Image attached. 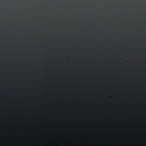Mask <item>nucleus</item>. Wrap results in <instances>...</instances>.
<instances>
[{
  "label": "nucleus",
  "instance_id": "1",
  "mask_svg": "<svg viewBox=\"0 0 146 146\" xmlns=\"http://www.w3.org/2000/svg\"><path fill=\"white\" fill-rule=\"evenodd\" d=\"M61 137L63 139H66L68 137V134L66 132H64L61 134Z\"/></svg>",
  "mask_w": 146,
  "mask_h": 146
},
{
  "label": "nucleus",
  "instance_id": "2",
  "mask_svg": "<svg viewBox=\"0 0 146 146\" xmlns=\"http://www.w3.org/2000/svg\"><path fill=\"white\" fill-rule=\"evenodd\" d=\"M71 138H73V131H71Z\"/></svg>",
  "mask_w": 146,
  "mask_h": 146
}]
</instances>
